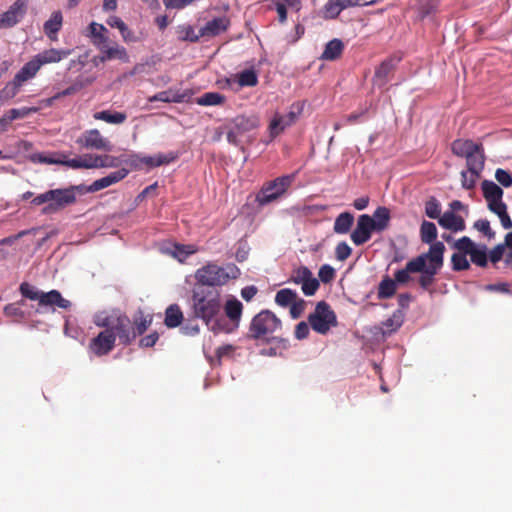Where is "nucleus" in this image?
I'll use <instances>...</instances> for the list:
<instances>
[{
	"label": "nucleus",
	"instance_id": "5701e85b",
	"mask_svg": "<svg viewBox=\"0 0 512 512\" xmlns=\"http://www.w3.org/2000/svg\"><path fill=\"white\" fill-rule=\"evenodd\" d=\"M481 145L470 139H456L451 144V151L458 157L470 156L473 152H479Z\"/></svg>",
	"mask_w": 512,
	"mask_h": 512
},
{
	"label": "nucleus",
	"instance_id": "393cba45",
	"mask_svg": "<svg viewBox=\"0 0 512 512\" xmlns=\"http://www.w3.org/2000/svg\"><path fill=\"white\" fill-rule=\"evenodd\" d=\"M63 24V16L61 11H54L50 18L44 23L43 30L45 35L51 40H57V34L61 30Z\"/></svg>",
	"mask_w": 512,
	"mask_h": 512
},
{
	"label": "nucleus",
	"instance_id": "58836bf2",
	"mask_svg": "<svg viewBox=\"0 0 512 512\" xmlns=\"http://www.w3.org/2000/svg\"><path fill=\"white\" fill-rule=\"evenodd\" d=\"M152 323L151 315H144L142 311H138L133 320V331L137 335H142L149 328Z\"/></svg>",
	"mask_w": 512,
	"mask_h": 512
},
{
	"label": "nucleus",
	"instance_id": "f8f14e48",
	"mask_svg": "<svg viewBox=\"0 0 512 512\" xmlns=\"http://www.w3.org/2000/svg\"><path fill=\"white\" fill-rule=\"evenodd\" d=\"M76 142L86 149H96L107 152L112 149L110 141L103 137L98 129L86 130Z\"/></svg>",
	"mask_w": 512,
	"mask_h": 512
},
{
	"label": "nucleus",
	"instance_id": "c756f323",
	"mask_svg": "<svg viewBox=\"0 0 512 512\" xmlns=\"http://www.w3.org/2000/svg\"><path fill=\"white\" fill-rule=\"evenodd\" d=\"M93 118L95 120L104 121L109 124L120 125L126 121L127 115L124 112L102 110L95 112L93 114Z\"/></svg>",
	"mask_w": 512,
	"mask_h": 512
},
{
	"label": "nucleus",
	"instance_id": "2eb2a0df",
	"mask_svg": "<svg viewBox=\"0 0 512 512\" xmlns=\"http://www.w3.org/2000/svg\"><path fill=\"white\" fill-rule=\"evenodd\" d=\"M223 308L225 315L229 319L231 325L225 323L224 320L222 322V326L228 328L230 332H233L239 327V323L243 312V305L238 299L232 298L225 303Z\"/></svg>",
	"mask_w": 512,
	"mask_h": 512
},
{
	"label": "nucleus",
	"instance_id": "c85d7f7f",
	"mask_svg": "<svg viewBox=\"0 0 512 512\" xmlns=\"http://www.w3.org/2000/svg\"><path fill=\"white\" fill-rule=\"evenodd\" d=\"M481 189L483 192V197L487 203L498 201L503 198V190L496 183L491 180H484L481 183Z\"/></svg>",
	"mask_w": 512,
	"mask_h": 512
},
{
	"label": "nucleus",
	"instance_id": "a19ab883",
	"mask_svg": "<svg viewBox=\"0 0 512 512\" xmlns=\"http://www.w3.org/2000/svg\"><path fill=\"white\" fill-rule=\"evenodd\" d=\"M240 87H254L258 84V76L253 69H246L236 75Z\"/></svg>",
	"mask_w": 512,
	"mask_h": 512
},
{
	"label": "nucleus",
	"instance_id": "aec40b11",
	"mask_svg": "<svg viewBox=\"0 0 512 512\" xmlns=\"http://www.w3.org/2000/svg\"><path fill=\"white\" fill-rule=\"evenodd\" d=\"M230 25V20L227 17H217L208 21L201 29L200 35L202 37L212 38L225 32Z\"/></svg>",
	"mask_w": 512,
	"mask_h": 512
},
{
	"label": "nucleus",
	"instance_id": "052dcab7",
	"mask_svg": "<svg viewBox=\"0 0 512 512\" xmlns=\"http://www.w3.org/2000/svg\"><path fill=\"white\" fill-rule=\"evenodd\" d=\"M496 180L504 187L508 188L512 186V175L507 170L498 168L495 171Z\"/></svg>",
	"mask_w": 512,
	"mask_h": 512
},
{
	"label": "nucleus",
	"instance_id": "e2e57ef3",
	"mask_svg": "<svg viewBox=\"0 0 512 512\" xmlns=\"http://www.w3.org/2000/svg\"><path fill=\"white\" fill-rule=\"evenodd\" d=\"M352 253L351 247L346 242H340L335 249L336 258L339 261H345Z\"/></svg>",
	"mask_w": 512,
	"mask_h": 512
},
{
	"label": "nucleus",
	"instance_id": "f03ea898",
	"mask_svg": "<svg viewBox=\"0 0 512 512\" xmlns=\"http://www.w3.org/2000/svg\"><path fill=\"white\" fill-rule=\"evenodd\" d=\"M111 186L108 179L102 177L95 180L91 185L70 186L64 189H51L37 195L31 201L34 206H40L46 203L42 209L43 214H52L63 210L65 207L76 202V191L94 193Z\"/></svg>",
	"mask_w": 512,
	"mask_h": 512
},
{
	"label": "nucleus",
	"instance_id": "37998d69",
	"mask_svg": "<svg viewBox=\"0 0 512 512\" xmlns=\"http://www.w3.org/2000/svg\"><path fill=\"white\" fill-rule=\"evenodd\" d=\"M470 255L471 262L479 267H486L488 264L487 247L485 245L476 246Z\"/></svg>",
	"mask_w": 512,
	"mask_h": 512
},
{
	"label": "nucleus",
	"instance_id": "3c124183",
	"mask_svg": "<svg viewBox=\"0 0 512 512\" xmlns=\"http://www.w3.org/2000/svg\"><path fill=\"white\" fill-rule=\"evenodd\" d=\"M477 245L467 236H463L454 243V248L462 254L469 255Z\"/></svg>",
	"mask_w": 512,
	"mask_h": 512
},
{
	"label": "nucleus",
	"instance_id": "49530a36",
	"mask_svg": "<svg viewBox=\"0 0 512 512\" xmlns=\"http://www.w3.org/2000/svg\"><path fill=\"white\" fill-rule=\"evenodd\" d=\"M341 11H343V8L339 0H328L323 8V17L325 19H334L341 13Z\"/></svg>",
	"mask_w": 512,
	"mask_h": 512
},
{
	"label": "nucleus",
	"instance_id": "6e6d98bb",
	"mask_svg": "<svg viewBox=\"0 0 512 512\" xmlns=\"http://www.w3.org/2000/svg\"><path fill=\"white\" fill-rule=\"evenodd\" d=\"M474 228L483 233L489 240L495 237V232L491 229L490 222L487 219H479L474 223Z\"/></svg>",
	"mask_w": 512,
	"mask_h": 512
},
{
	"label": "nucleus",
	"instance_id": "cd10ccee",
	"mask_svg": "<svg viewBox=\"0 0 512 512\" xmlns=\"http://www.w3.org/2000/svg\"><path fill=\"white\" fill-rule=\"evenodd\" d=\"M344 47V43L340 39H332L325 45L321 59L326 61H335L339 59L344 51Z\"/></svg>",
	"mask_w": 512,
	"mask_h": 512
},
{
	"label": "nucleus",
	"instance_id": "13d9d810",
	"mask_svg": "<svg viewBox=\"0 0 512 512\" xmlns=\"http://www.w3.org/2000/svg\"><path fill=\"white\" fill-rule=\"evenodd\" d=\"M335 274V269L332 266L324 264L320 267L318 276L324 284H328L335 278Z\"/></svg>",
	"mask_w": 512,
	"mask_h": 512
},
{
	"label": "nucleus",
	"instance_id": "603ef678",
	"mask_svg": "<svg viewBox=\"0 0 512 512\" xmlns=\"http://www.w3.org/2000/svg\"><path fill=\"white\" fill-rule=\"evenodd\" d=\"M312 272L306 266H300L293 271L291 280L295 284H303L308 278L312 276Z\"/></svg>",
	"mask_w": 512,
	"mask_h": 512
},
{
	"label": "nucleus",
	"instance_id": "ddd939ff",
	"mask_svg": "<svg viewBox=\"0 0 512 512\" xmlns=\"http://www.w3.org/2000/svg\"><path fill=\"white\" fill-rule=\"evenodd\" d=\"M373 231H376L373 218L368 214L358 217L356 228L351 233V240L356 246L363 245L371 238Z\"/></svg>",
	"mask_w": 512,
	"mask_h": 512
},
{
	"label": "nucleus",
	"instance_id": "0e129e2a",
	"mask_svg": "<svg viewBox=\"0 0 512 512\" xmlns=\"http://www.w3.org/2000/svg\"><path fill=\"white\" fill-rule=\"evenodd\" d=\"M305 305H306V303L303 299L298 298L297 300H295V302H293L289 306L291 317L293 319L299 318L305 309Z\"/></svg>",
	"mask_w": 512,
	"mask_h": 512
},
{
	"label": "nucleus",
	"instance_id": "e433bc0d",
	"mask_svg": "<svg viewBox=\"0 0 512 512\" xmlns=\"http://www.w3.org/2000/svg\"><path fill=\"white\" fill-rule=\"evenodd\" d=\"M438 269H435V267H430L425 265L424 269L421 270L419 273H421L418 283L424 290L429 289L433 283L435 282V275L438 273Z\"/></svg>",
	"mask_w": 512,
	"mask_h": 512
},
{
	"label": "nucleus",
	"instance_id": "c9c22d12",
	"mask_svg": "<svg viewBox=\"0 0 512 512\" xmlns=\"http://www.w3.org/2000/svg\"><path fill=\"white\" fill-rule=\"evenodd\" d=\"M420 238L423 243L432 244L437 238V228L433 222L424 220L420 226Z\"/></svg>",
	"mask_w": 512,
	"mask_h": 512
},
{
	"label": "nucleus",
	"instance_id": "de8ad7c7",
	"mask_svg": "<svg viewBox=\"0 0 512 512\" xmlns=\"http://www.w3.org/2000/svg\"><path fill=\"white\" fill-rule=\"evenodd\" d=\"M179 39L182 41L197 42L202 36L196 33L191 25H183L178 30Z\"/></svg>",
	"mask_w": 512,
	"mask_h": 512
},
{
	"label": "nucleus",
	"instance_id": "338daca9",
	"mask_svg": "<svg viewBox=\"0 0 512 512\" xmlns=\"http://www.w3.org/2000/svg\"><path fill=\"white\" fill-rule=\"evenodd\" d=\"M156 166H162L170 164L177 159V154L169 152L167 154L159 153L154 155Z\"/></svg>",
	"mask_w": 512,
	"mask_h": 512
},
{
	"label": "nucleus",
	"instance_id": "f257e3e1",
	"mask_svg": "<svg viewBox=\"0 0 512 512\" xmlns=\"http://www.w3.org/2000/svg\"><path fill=\"white\" fill-rule=\"evenodd\" d=\"M222 309L220 292L214 289L195 287L192 291V311L195 318L201 319L215 334L230 330L222 326L223 317L219 318Z\"/></svg>",
	"mask_w": 512,
	"mask_h": 512
},
{
	"label": "nucleus",
	"instance_id": "6ab92c4d",
	"mask_svg": "<svg viewBox=\"0 0 512 512\" xmlns=\"http://www.w3.org/2000/svg\"><path fill=\"white\" fill-rule=\"evenodd\" d=\"M444 251L445 246L442 242H433L432 244H430L428 253L419 255L418 257L424 258L425 265L435 267V269L440 270L443 265Z\"/></svg>",
	"mask_w": 512,
	"mask_h": 512
},
{
	"label": "nucleus",
	"instance_id": "2f4dec72",
	"mask_svg": "<svg viewBox=\"0 0 512 512\" xmlns=\"http://www.w3.org/2000/svg\"><path fill=\"white\" fill-rule=\"evenodd\" d=\"M354 222V216L350 212L340 213L334 222L333 230L337 234H347Z\"/></svg>",
	"mask_w": 512,
	"mask_h": 512
},
{
	"label": "nucleus",
	"instance_id": "5fc2aeb1",
	"mask_svg": "<svg viewBox=\"0 0 512 512\" xmlns=\"http://www.w3.org/2000/svg\"><path fill=\"white\" fill-rule=\"evenodd\" d=\"M37 108L33 107V108H29V109H22V110H19V109H11L7 116L6 117H3L1 120H0V123H8V122H11L15 119H18V118H23L25 117L29 112H37Z\"/></svg>",
	"mask_w": 512,
	"mask_h": 512
},
{
	"label": "nucleus",
	"instance_id": "69168bd1",
	"mask_svg": "<svg viewBox=\"0 0 512 512\" xmlns=\"http://www.w3.org/2000/svg\"><path fill=\"white\" fill-rule=\"evenodd\" d=\"M196 250L191 245H175V256L182 261L187 256L194 254Z\"/></svg>",
	"mask_w": 512,
	"mask_h": 512
},
{
	"label": "nucleus",
	"instance_id": "ea45409f",
	"mask_svg": "<svg viewBox=\"0 0 512 512\" xmlns=\"http://www.w3.org/2000/svg\"><path fill=\"white\" fill-rule=\"evenodd\" d=\"M297 299V293L288 288L279 290L275 295V302L281 307H289Z\"/></svg>",
	"mask_w": 512,
	"mask_h": 512
},
{
	"label": "nucleus",
	"instance_id": "412c9836",
	"mask_svg": "<svg viewBox=\"0 0 512 512\" xmlns=\"http://www.w3.org/2000/svg\"><path fill=\"white\" fill-rule=\"evenodd\" d=\"M439 225L453 232L465 230L466 224L462 216L455 214L453 211H446L442 214L438 221Z\"/></svg>",
	"mask_w": 512,
	"mask_h": 512
},
{
	"label": "nucleus",
	"instance_id": "a211bd4d",
	"mask_svg": "<svg viewBox=\"0 0 512 512\" xmlns=\"http://www.w3.org/2000/svg\"><path fill=\"white\" fill-rule=\"evenodd\" d=\"M193 93L191 90H185L183 92L168 89L165 91H161L154 96L149 98V102L161 101L165 103H182L189 101L192 97Z\"/></svg>",
	"mask_w": 512,
	"mask_h": 512
},
{
	"label": "nucleus",
	"instance_id": "72a5a7b5",
	"mask_svg": "<svg viewBox=\"0 0 512 512\" xmlns=\"http://www.w3.org/2000/svg\"><path fill=\"white\" fill-rule=\"evenodd\" d=\"M373 222L377 232L385 230L390 221V211L386 207H378L373 213Z\"/></svg>",
	"mask_w": 512,
	"mask_h": 512
},
{
	"label": "nucleus",
	"instance_id": "4d7b16f0",
	"mask_svg": "<svg viewBox=\"0 0 512 512\" xmlns=\"http://www.w3.org/2000/svg\"><path fill=\"white\" fill-rule=\"evenodd\" d=\"M319 286V281L312 275L301 285V289L306 296H313L317 292Z\"/></svg>",
	"mask_w": 512,
	"mask_h": 512
},
{
	"label": "nucleus",
	"instance_id": "8fccbe9b",
	"mask_svg": "<svg viewBox=\"0 0 512 512\" xmlns=\"http://www.w3.org/2000/svg\"><path fill=\"white\" fill-rule=\"evenodd\" d=\"M467 255L462 253H454L451 257L452 269L454 271H463L470 268V263L467 260Z\"/></svg>",
	"mask_w": 512,
	"mask_h": 512
},
{
	"label": "nucleus",
	"instance_id": "4468645a",
	"mask_svg": "<svg viewBox=\"0 0 512 512\" xmlns=\"http://www.w3.org/2000/svg\"><path fill=\"white\" fill-rule=\"evenodd\" d=\"M291 108H296L297 111L291 110L286 115L276 114L271 120L269 124V132L270 137L272 139L278 136L281 132H283L286 127L291 126L295 122L297 114L300 113L301 108L299 107L298 104H293Z\"/></svg>",
	"mask_w": 512,
	"mask_h": 512
},
{
	"label": "nucleus",
	"instance_id": "f3484780",
	"mask_svg": "<svg viewBox=\"0 0 512 512\" xmlns=\"http://www.w3.org/2000/svg\"><path fill=\"white\" fill-rule=\"evenodd\" d=\"M425 260L423 257H416L407 262L404 269H400L394 274V281L398 284H406L410 281V273H418L424 269Z\"/></svg>",
	"mask_w": 512,
	"mask_h": 512
},
{
	"label": "nucleus",
	"instance_id": "9b49d317",
	"mask_svg": "<svg viewBox=\"0 0 512 512\" xmlns=\"http://www.w3.org/2000/svg\"><path fill=\"white\" fill-rule=\"evenodd\" d=\"M29 0H16L7 11L0 15V28H11L25 16Z\"/></svg>",
	"mask_w": 512,
	"mask_h": 512
},
{
	"label": "nucleus",
	"instance_id": "bb28decb",
	"mask_svg": "<svg viewBox=\"0 0 512 512\" xmlns=\"http://www.w3.org/2000/svg\"><path fill=\"white\" fill-rule=\"evenodd\" d=\"M232 126L237 133L244 134L259 126V119L256 116L238 115L232 120Z\"/></svg>",
	"mask_w": 512,
	"mask_h": 512
},
{
	"label": "nucleus",
	"instance_id": "09e8293b",
	"mask_svg": "<svg viewBox=\"0 0 512 512\" xmlns=\"http://www.w3.org/2000/svg\"><path fill=\"white\" fill-rule=\"evenodd\" d=\"M273 2L281 23H284L287 19V7L295 6L297 4L296 0H273Z\"/></svg>",
	"mask_w": 512,
	"mask_h": 512
},
{
	"label": "nucleus",
	"instance_id": "b1692460",
	"mask_svg": "<svg viewBox=\"0 0 512 512\" xmlns=\"http://www.w3.org/2000/svg\"><path fill=\"white\" fill-rule=\"evenodd\" d=\"M100 52L102 53V62L113 59H118L124 63L129 62V56L126 49L117 43H114L112 46L102 45Z\"/></svg>",
	"mask_w": 512,
	"mask_h": 512
},
{
	"label": "nucleus",
	"instance_id": "1a4fd4ad",
	"mask_svg": "<svg viewBox=\"0 0 512 512\" xmlns=\"http://www.w3.org/2000/svg\"><path fill=\"white\" fill-rule=\"evenodd\" d=\"M97 325L113 329L115 338L118 337L124 345H129L136 338V333L133 331V327H131V321L126 315H120L115 320L105 318L102 322L97 323Z\"/></svg>",
	"mask_w": 512,
	"mask_h": 512
},
{
	"label": "nucleus",
	"instance_id": "6e6552de",
	"mask_svg": "<svg viewBox=\"0 0 512 512\" xmlns=\"http://www.w3.org/2000/svg\"><path fill=\"white\" fill-rule=\"evenodd\" d=\"M40 69V66L34 57H32V59L25 63L23 67L15 74L14 78L4 87L2 91L4 96L8 98L15 97L19 93L23 84L33 79L40 71Z\"/></svg>",
	"mask_w": 512,
	"mask_h": 512
},
{
	"label": "nucleus",
	"instance_id": "20e7f679",
	"mask_svg": "<svg viewBox=\"0 0 512 512\" xmlns=\"http://www.w3.org/2000/svg\"><path fill=\"white\" fill-rule=\"evenodd\" d=\"M19 290L23 297L34 301L37 300L40 306H57L65 310L71 307V302L63 298L58 290L42 292L27 282H23Z\"/></svg>",
	"mask_w": 512,
	"mask_h": 512
},
{
	"label": "nucleus",
	"instance_id": "473e14b6",
	"mask_svg": "<svg viewBox=\"0 0 512 512\" xmlns=\"http://www.w3.org/2000/svg\"><path fill=\"white\" fill-rule=\"evenodd\" d=\"M182 320L183 313L177 304H172L166 309L164 323L168 328L178 327Z\"/></svg>",
	"mask_w": 512,
	"mask_h": 512
},
{
	"label": "nucleus",
	"instance_id": "4c0bfd02",
	"mask_svg": "<svg viewBox=\"0 0 512 512\" xmlns=\"http://www.w3.org/2000/svg\"><path fill=\"white\" fill-rule=\"evenodd\" d=\"M225 96L217 92H207L196 99L200 106H217L225 102Z\"/></svg>",
	"mask_w": 512,
	"mask_h": 512
},
{
	"label": "nucleus",
	"instance_id": "79ce46f5",
	"mask_svg": "<svg viewBox=\"0 0 512 512\" xmlns=\"http://www.w3.org/2000/svg\"><path fill=\"white\" fill-rule=\"evenodd\" d=\"M403 324V314L396 311L391 317L382 322L383 333H392L399 329Z\"/></svg>",
	"mask_w": 512,
	"mask_h": 512
},
{
	"label": "nucleus",
	"instance_id": "0eeeda50",
	"mask_svg": "<svg viewBox=\"0 0 512 512\" xmlns=\"http://www.w3.org/2000/svg\"><path fill=\"white\" fill-rule=\"evenodd\" d=\"M293 179V175H285L268 182L256 195V201L259 205L265 206L279 199L291 186Z\"/></svg>",
	"mask_w": 512,
	"mask_h": 512
},
{
	"label": "nucleus",
	"instance_id": "680f3d73",
	"mask_svg": "<svg viewBox=\"0 0 512 512\" xmlns=\"http://www.w3.org/2000/svg\"><path fill=\"white\" fill-rule=\"evenodd\" d=\"M98 168L117 167L120 163L119 158L111 155H97Z\"/></svg>",
	"mask_w": 512,
	"mask_h": 512
},
{
	"label": "nucleus",
	"instance_id": "7ed1b4c3",
	"mask_svg": "<svg viewBox=\"0 0 512 512\" xmlns=\"http://www.w3.org/2000/svg\"><path fill=\"white\" fill-rule=\"evenodd\" d=\"M240 276V269L233 263L218 266L208 263L195 272L197 284L201 286L217 287L226 285L230 280Z\"/></svg>",
	"mask_w": 512,
	"mask_h": 512
},
{
	"label": "nucleus",
	"instance_id": "a18cd8bd",
	"mask_svg": "<svg viewBox=\"0 0 512 512\" xmlns=\"http://www.w3.org/2000/svg\"><path fill=\"white\" fill-rule=\"evenodd\" d=\"M425 214L430 219L439 221V218H441V204L435 197H430L425 202Z\"/></svg>",
	"mask_w": 512,
	"mask_h": 512
},
{
	"label": "nucleus",
	"instance_id": "f704fd0d",
	"mask_svg": "<svg viewBox=\"0 0 512 512\" xmlns=\"http://www.w3.org/2000/svg\"><path fill=\"white\" fill-rule=\"evenodd\" d=\"M396 283L389 276H385L378 286L377 297L378 299H389L396 293Z\"/></svg>",
	"mask_w": 512,
	"mask_h": 512
},
{
	"label": "nucleus",
	"instance_id": "7c9ffc66",
	"mask_svg": "<svg viewBox=\"0 0 512 512\" xmlns=\"http://www.w3.org/2000/svg\"><path fill=\"white\" fill-rule=\"evenodd\" d=\"M466 166L469 172H472L477 175H480L485 163V155L483 153V149L479 150V152H473L470 156H466Z\"/></svg>",
	"mask_w": 512,
	"mask_h": 512
},
{
	"label": "nucleus",
	"instance_id": "bf43d9fd",
	"mask_svg": "<svg viewBox=\"0 0 512 512\" xmlns=\"http://www.w3.org/2000/svg\"><path fill=\"white\" fill-rule=\"evenodd\" d=\"M30 159L33 163H41V164H60L63 163V160L56 159L52 156L45 155L43 153H35L30 156Z\"/></svg>",
	"mask_w": 512,
	"mask_h": 512
},
{
	"label": "nucleus",
	"instance_id": "9d476101",
	"mask_svg": "<svg viewBox=\"0 0 512 512\" xmlns=\"http://www.w3.org/2000/svg\"><path fill=\"white\" fill-rule=\"evenodd\" d=\"M115 347V332L105 328L96 337L92 338L88 350L97 357L109 354Z\"/></svg>",
	"mask_w": 512,
	"mask_h": 512
},
{
	"label": "nucleus",
	"instance_id": "a878e982",
	"mask_svg": "<svg viewBox=\"0 0 512 512\" xmlns=\"http://www.w3.org/2000/svg\"><path fill=\"white\" fill-rule=\"evenodd\" d=\"M487 207L491 212L499 217L504 229L508 230L512 228V220L507 212V206L502 199L487 203Z\"/></svg>",
	"mask_w": 512,
	"mask_h": 512
},
{
	"label": "nucleus",
	"instance_id": "774afa93",
	"mask_svg": "<svg viewBox=\"0 0 512 512\" xmlns=\"http://www.w3.org/2000/svg\"><path fill=\"white\" fill-rule=\"evenodd\" d=\"M129 173V170L126 168L118 169L117 171L111 172L106 176L110 185L116 184L119 181L123 180Z\"/></svg>",
	"mask_w": 512,
	"mask_h": 512
},
{
	"label": "nucleus",
	"instance_id": "864d4df0",
	"mask_svg": "<svg viewBox=\"0 0 512 512\" xmlns=\"http://www.w3.org/2000/svg\"><path fill=\"white\" fill-rule=\"evenodd\" d=\"M480 175H477L472 172H469V170H463L461 172V185L466 190H471L475 187L476 182Z\"/></svg>",
	"mask_w": 512,
	"mask_h": 512
},
{
	"label": "nucleus",
	"instance_id": "dca6fc26",
	"mask_svg": "<svg viewBox=\"0 0 512 512\" xmlns=\"http://www.w3.org/2000/svg\"><path fill=\"white\" fill-rule=\"evenodd\" d=\"M71 52L72 51L69 49L50 48L43 50L33 57L40 68H42L44 65L59 63L60 61L66 59L71 54Z\"/></svg>",
	"mask_w": 512,
	"mask_h": 512
},
{
	"label": "nucleus",
	"instance_id": "423d86ee",
	"mask_svg": "<svg viewBox=\"0 0 512 512\" xmlns=\"http://www.w3.org/2000/svg\"><path fill=\"white\" fill-rule=\"evenodd\" d=\"M308 321L312 329L322 335L327 334L332 327H336L338 324L335 312L325 301L317 303L314 312L309 315Z\"/></svg>",
	"mask_w": 512,
	"mask_h": 512
},
{
	"label": "nucleus",
	"instance_id": "39448f33",
	"mask_svg": "<svg viewBox=\"0 0 512 512\" xmlns=\"http://www.w3.org/2000/svg\"><path fill=\"white\" fill-rule=\"evenodd\" d=\"M281 328L280 319L269 310H262L250 323L249 333L252 339H261Z\"/></svg>",
	"mask_w": 512,
	"mask_h": 512
},
{
	"label": "nucleus",
	"instance_id": "c03bdc74",
	"mask_svg": "<svg viewBox=\"0 0 512 512\" xmlns=\"http://www.w3.org/2000/svg\"><path fill=\"white\" fill-rule=\"evenodd\" d=\"M91 84V80L88 78L78 77L69 87L58 92V96L65 97L76 94L85 87Z\"/></svg>",
	"mask_w": 512,
	"mask_h": 512
},
{
	"label": "nucleus",
	"instance_id": "4be33fe9",
	"mask_svg": "<svg viewBox=\"0 0 512 512\" xmlns=\"http://www.w3.org/2000/svg\"><path fill=\"white\" fill-rule=\"evenodd\" d=\"M395 69V62L392 58L385 59L376 68L373 83L378 87H384L389 82V76Z\"/></svg>",
	"mask_w": 512,
	"mask_h": 512
}]
</instances>
